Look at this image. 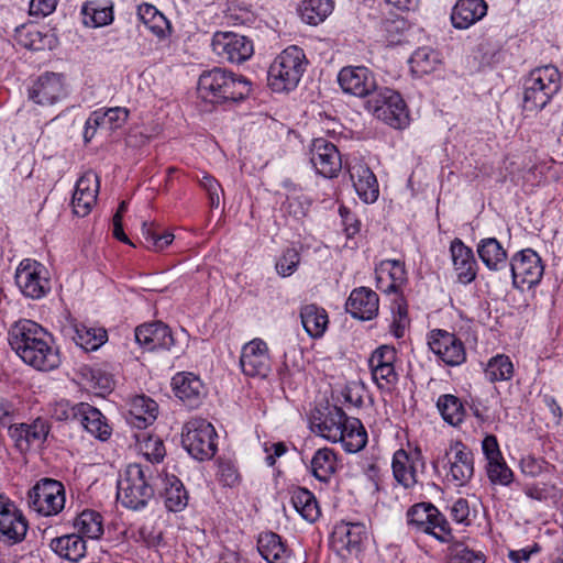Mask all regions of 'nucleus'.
<instances>
[{
  "instance_id": "1",
  "label": "nucleus",
  "mask_w": 563,
  "mask_h": 563,
  "mask_svg": "<svg viewBox=\"0 0 563 563\" xmlns=\"http://www.w3.org/2000/svg\"><path fill=\"white\" fill-rule=\"evenodd\" d=\"M46 331L36 322L22 320L9 332V343L22 361L38 371H52L60 363L59 353L44 339Z\"/></svg>"
},
{
  "instance_id": "2",
  "label": "nucleus",
  "mask_w": 563,
  "mask_h": 563,
  "mask_svg": "<svg viewBox=\"0 0 563 563\" xmlns=\"http://www.w3.org/2000/svg\"><path fill=\"white\" fill-rule=\"evenodd\" d=\"M251 82L243 76L216 67L203 71L198 80V92L208 102L222 104L238 102L249 96Z\"/></svg>"
},
{
  "instance_id": "3",
  "label": "nucleus",
  "mask_w": 563,
  "mask_h": 563,
  "mask_svg": "<svg viewBox=\"0 0 563 563\" xmlns=\"http://www.w3.org/2000/svg\"><path fill=\"white\" fill-rule=\"evenodd\" d=\"M155 476L150 466L130 464L118 483V500L126 508L137 510L147 505L155 494Z\"/></svg>"
},
{
  "instance_id": "4",
  "label": "nucleus",
  "mask_w": 563,
  "mask_h": 563,
  "mask_svg": "<svg viewBox=\"0 0 563 563\" xmlns=\"http://www.w3.org/2000/svg\"><path fill=\"white\" fill-rule=\"evenodd\" d=\"M561 89V75L553 65L530 71L523 85V108L527 111L542 110Z\"/></svg>"
},
{
  "instance_id": "5",
  "label": "nucleus",
  "mask_w": 563,
  "mask_h": 563,
  "mask_svg": "<svg viewBox=\"0 0 563 563\" xmlns=\"http://www.w3.org/2000/svg\"><path fill=\"white\" fill-rule=\"evenodd\" d=\"M308 60L301 48L289 46L284 49L269 66L267 80L277 92L289 91L297 87Z\"/></svg>"
},
{
  "instance_id": "6",
  "label": "nucleus",
  "mask_w": 563,
  "mask_h": 563,
  "mask_svg": "<svg viewBox=\"0 0 563 563\" xmlns=\"http://www.w3.org/2000/svg\"><path fill=\"white\" fill-rule=\"evenodd\" d=\"M410 530L432 536L441 543H450L454 537L446 517L432 503H417L406 512Z\"/></svg>"
},
{
  "instance_id": "7",
  "label": "nucleus",
  "mask_w": 563,
  "mask_h": 563,
  "mask_svg": "<svg viewBox=\"0 0 563 563\" xmlns=\"http://www.w3.org/2000/svg\"><path fill=\"white\" fill-rule=\"evenodd\" d=\"M365 108L394 129H404L409 124V111L405 100L399 92L388 87H378L366 100Z\"/></svg>"
},
{
  "instance_id": "8",
  "label": "nucleus",
  "mask_w": 563,
  "mask_h": 563,
  "mask_svg": "<svg viewBox=\"0 0 563 563\" xmlns=\"http://www.w3.org/2000/svg\"><path fill=\"white\" fill-rule=\"evenodd\" d=\"M435 471L442 466L445 471L448 482L455 486L466 485L474 475V454L463 442H451L442 456L432 462Z\"/></svg>"
},
{
  "instance_id": "9",
  "label": "nucleus",
  "mask_w": 563,
  "mask_h": 563,
  "mask_svg": "<svg viewBox=\"0 0 563 563\" xmlns=\"http://www.w3.org/2000/svg\"><path fill=\"white\" fill-rule=\"evenodd\" d=\"M217 432L203 419L188 421L181 434V443L187 452L198 461L210 460L217 452Z\"/></svg>"
},
{
  "instance_id": "10",
  "label": "nucleus",
  "mask_w": 563,
  "mask_h": 563,
  "mask_svg": "<svg viewBox=\"0 0 563 563\" xmlns=\"http://www.w3.org/2000/svg\"><path fill=\"white\" fill-rule=\"evenodd\" d=\"M27 506L43 516L59 514L65 506L64 485L52 478L40 479L27 492Z\"/></svg>"
},
{
  "instance_id": "11",
  "label": "nucleus",
  "mask_w": 563,
  "mask_h": 563,
  "mask_svg": "<svg viewBox=\"0 0 563 563\" xmlns=\"http://www.w3.org/2000/svg\"><path fill=\"white\" fill-rule=\"evenodd\" d=\"M368 531L362 522L342 521L334 526L329 537V547L342 559L357 556L365 548Z\"/></svg>"
},
{
  "instance_id": "12",
  "label": "nucleus",
  "mask_w": 563,
  "mask_h": 563,
  "mask_svg": "<svg viewBox=\"0 0 563 563\" xmlns=\"http://www.w3.org/2000/svg\"><path fill=\"white\" fill-rule=\"evenodd\" d=\"M510 273L516 288H532L543 276L544 265L539 254L532 249L517 252L510 260Z\"/></svg>"
},
{
  "instance_id": "13",
  "label": "nucleus",
  "mask_w": 563,
  "mask_h": 563,
  "mask_svg": "<svg viewBox=\"0 0 563 563\" xmlns=\"http://www.w3.org/2000/svg\"><path fill=\"white\" fill-rule=\"evenodd\" d=\"M428 345L448 366H459L466 361L465 345L455 333L433 329L428 333Z\"/></svg>"
},
{
  "instance_id": "14",
  "label": "nucleus",
  "mask_w": 563,
  "mask_h": 563,
  "mask_svg": "<svg viewBox=\"0 0 563 563\" xmlns=\"http://www.w3.org/2000/svg\"><path fill=\"white\" fill-rule=\"evenodd\" d=\"M212 49L222 59L242 64L254 53L253 42L234 32H217L212 38Z\"/></svg>"
},
{
  "instance_id": "15",
  "label": "nucleus",
  "mask_w": 563,
  "mask_h": 563,
  "mask_svg": "<svg viewBox=\"0 0 563 563\" xmlns=\"http://www.w3.org/2000/svg\"><path fill=\"white\" fill-rule=\"evenodd\" d=\"M338 81L345 93L369 99L379 87L374 73L365 66L343 67Z\"/></svg>"
},
{
  "instance_id": "16",
  "label": "nucleus",
  "mask_w": 563,
  "mask_h": 563,
  "mask_svg": "<svg viewBox=\"0 0 563 563\" xmlns=\"http://www.w3.org/2000/svg\"><path fill=\"white\" fill-rule=\"evenodd\" d=\"M397 351L394 346L380 345L373 351L368 366L373 380L379 389H389L398 382V374L395 371Z\"/></svg>"
},
{
  "instance_id": "17",
  "label": "nucleus",
  "mask_w": 563,
  "mask_h": 563,
  "mask_svg": "<svg viewBox=\"0 0 563 563\" xmlns=\"http://www.w3.org/2000/svg\"><path fill=\"white\" fill-rule=\"evenodd\" d=\"M44 266L30 258L23 260L15 272V283L26 297L37 299L45 295L49 282L42 276Z\"/></svg>"
},
{
  "instance_id": "18",
  "label": "nucleus",
  "mask_w": 563,
  "mask_h": 563,
  "mask_svg": "<svg viewBox=\"0 0 563 563\" xmlns=\"http://www.w3.org/2000/svg\"><path fill=\"white\" fill-rule=\"evenodd\" d=\"M240 365L243 373L251 377H266L271 371V363L266 343L254 339L242 349Z\"/></svg>"
},
{
  "instance_id": "19",
  "label": "nucleus",
  "mask_w": 563,
  "mask_h": 563,
  "mask_svg": "<svg viewBox=\"0 0 563 563\" xmlns=\"http://www.w3.org/2000/svg\"><path fill=\"white\" fill-rule=\"evenodd\" d=\"M349 173L358 198L365 203H374L379 197V185L369 166L355 159L350 165Z\"/></svg>"
},
{
  "instance_id": "20",
  "label": "nucleus",
  "mask_w": 563,
  "mask_h": 563,
  "mask_svg": "<svg viewBox=\"0 0 563 563\" xmlns=\"http://www.w3.org/2000/svg\"><path fill=\"white\" fill-rule=\"evenodd\" d=\"M418 466L424 468L426 463L420 451L409 454L404 449H399L393 456V474L395 479L405 488H410L417 484Z\"/></svg>"
},
{
  "instance_id": "21",
  "label": "nucleus",
  "mask_w": 563,
  "mask_h": 563,
  "mask_svg": "<svg viewBox=\"0 0 563 563\" xmlns=\"http://www.w3.org/2000/svg\"><path fill=\"white\" fill-rule=\"evenodd\" d=\"M346 311L355 319L373 320L378 314V295L368 287L354 288L345 303Z\"/></svg>"
},
{
  "instance_id": "22",
  "label": "nucleus",
  "mask_w": 563,
  "mask_h": 563,
  "mask_svg": "<svg viewBox=\"0 0 563 563\" xmlns=\"http://www.w3.org/2000/svg\"><path fill=\"white\" fill-rule=\"evenodd\" d=\"M135 340L146 351L157 349L169 350L174 345V336L167 324L162 321L144 323L135 329Z\"/></svg>"
},
{
  "instance_id": "23",
  "label": "nucleus",
  "mask_w": 563,
  "mask_h": 563,
  "mask_svg": "<svg viewBox=\"0 0 563 563\" xmlns=\"http://www.w3.org/2000/svg\"><path fill=\"white\" fill-rule=\"evenodd\" d=\"M99 192V178L92 172L85 173L76 184L73 195V211L79 217H86L97 201Z\"/></svg>"
},
{
  "instance_id": "24",
  "label": "nucleus",
  "mask_w": 563,
  "mask_h": 563,
  "mask_svg": "<svg viewBox=\"0 0 563 563\" xmlns=\"http://www.w3.org/2000/svg\"><path fill=\"white\" fill-rule=\"evenodd\" d=\"M450 253L457 280L464 285L476 279L478 265L473 250L466 246L462 240L455 238L450 245Z\"/></svg>"
},
{
  "instance_id": "25",
  "label": "nucleus",
  "mask_w": 563,
  "mask_h": 563,
  "mask_svg": "<svg viewBox=\"0 0 563 563\" xmlns=\"http://www.w3.org/2000/svg\"><path fill=\"white\" fill-rule=\"evenodd\" d=\"M485 0H457L451 11V23L457 30H466L487 14Z\"/></svg>"
},
{
  "instance_id": "26",
  "label": "nucleus",
  "mask_w": 563,
  "mask_h": 563,
  "mask_svg": "<svg viewBox=\"0 0 563 563\" xmlns=\"http://www.w3.org/2000/svg\"><path fill=\"white\" fill-rule=\"evenodd\" d=\"M64 95L63 77L55 73L40 76L30 89V99L38 104H52Z\"/></svg>"
},
{
  "instance_id": "27",
  "label": "nucleus",
  "mask_w": 563,
  "mask_h": 563,
  "mask_svg": "<svg viewBox=\"0 0 563 563\" xmlns=\"http://www.w3.org/2000/svg\"><path fill=\"white\" fill-rule=\"evenodd\" d=\"M175 396L190 408L200 404L205 395L201 379L192 373H178L172 379Z\"/></svg>"
},
{
  "instance_id": "28",
  "label": "nucleus",
  "mask_w": 563,
  "mask_h": 563,
  "mask_svg": "<svg viewBox=\"0 0 563 563\" xmlns=\"http://www.w3.org/2000/svg\"><path fill=\"white\" fill-rule=\"evenodd\" d=\"M407 282L405 264L398 260L383 261L377 269L376 287L386 294H397Z\"/></svg>"
},
{
  "instance_id": "29",
  "label": "nucleus",
  "mask_w": 563,
  "mask_h": 563,
  "mask_svg": "<svg viewBox=\"0 0 563 563\" xmlns=\"http://www.w3.org/2000/svg\"><path fill=\"white\" fill-rule=\"evenodd\" d=\"M347 420L350 418L338 406H327L323 412L319 410V437L338 442Z\"/></svg>"
},
{
  "instance_id": "30",
  "label": "nucleus",
  "mask_w": 563,
  "mask_h": 563,
  "mask_svg": "<svg viewBox=\"0 0 563 563\" xmlns=\"http://www.w3.org/2000/svg\"><path fill=\"white\" fill-rule=\"evenodd\" d=\"M0 516V533L11 543L21 542L27 532V521L16 506L9 510H3Z\"/></svg>"
},
{
  "instance_id": "31",
  "label": "nucleus",
  "mask_w": 563,
  "mask_h": 563,
  "mask_svg": "<svg viewBox=\"0 0 563 563\" xmlns=\"http://www.w3.org/2000/svg\"><path fill=\"white\" fill-rule=\"evenodd\" d=\"M257 550L268 563H287L289 558L282 538L273 531L263 532L258 536Z\"/></svg>"
},
{
  "instance_id": "32",
  "label": "nucleus",
  "mask_w": 563,
  "mask_h": 563,
  "mask_svg": "<svg viewBox=\"0 0 563 563\" xmlns=\"http://www.w3.org/2000/svg\"><path fill=\"white\" fill-rule=\"evenodd\" d=\"M477 254L490 271H499L507 265V252L495 238H486L477 244Z\"/></svg>"
},
{
  "instance_id": "33",
  "label": "nucleus",
  "mask_w": 563,
  "mask_h": 563,
  "mask_svg": "<svg viewBox=\"0 0 563 563\" xmlns=\"http://www.w3.org/2000/svg\"><path fill=\"white\" fill-rule=\"evenodd\" d=\"M49 548L60 558L77 562L86 553V542L79 534H66L52 539Z\"/></svg>"
},
{
  "instance_id": "34",
  "label": "nucleus",
  "mask_w": 563,
  "mask_h": 563,
  "mask_svg": "<svg viewBox=\"0 0 563 563\" xmlns=\"http://www.w3.org/2000/svg\"><path fill=\"white\" fill-rule=\"evenodd\" d=\"M341 169L342 161L336 146L319 137V175L324 178H334Z\"/></svg>"
},
{
  "instance_id": "35",
  "label": "nucleus",
  "mask_w": 563,
  "mask_h": 563,
  "mask_svg": "<svg viewBox=\"0 0 563 563\" xmlns=\"http://www.w3.org/2000/svg\"><path fill=\"white\" fill-rule=\"evenodd\" d=\"M344 450L349 453H356L363 450L367 443V432L357 418H350L342 429V437L338 439Z\"/></svg>"
},
{
  "instance_id": "36",
  "label": "nucleus",
  "mask_w": 563,
  "mask_h": 563,
  "mask_svg": "<svg viewBox=\"0 0 563 563\" xmlns=\"http://www.w3.org/2000/svg\"><path fill=\"white\" fill-rule=\"evenodd\" d=\"M158 411L157 404L145 395L132 399L130 413L133 417L132 423L137 428H146L156 419Z\"/></svg>"
},
{
  "instance_id": "37",
  "label": "nucleus",
  "mask_w": 563,
  "mask_h": 563,
  "mask_svg": "<svg viewBox=\"0 0 563 563\" xmlns=\"http://www.w3.org/2000/svg\"><path fill=\"white\" fill-rule=\"evenodd\" d=\"M409 64L411 73L417 77H422L440 66V54L430 47H419L411 55Z\"/></svg>"
},
{
  "instance_id": "38",
  "label": "nucleus",
  "mask_w": 563,
  "mask_h": 563,
  "mask_svg": "<svg viewBox=\"0 0 563 563\" xmlns=\"http://www.w3.org/2000/svg\"><path fill=\"white\" fill-rule=\"evenodd\" d=\"M84 24L91 27L104 26L113 21L112 3L102 4L97 0L87 1L81 8Z\"/></svg>"
},
{
  "instance_id": "39",
  "label": "nucleus",
  "mask_w": 563,
  "mask_h": 563,
  "mask_svg": "<svg viewBox=\"0 0 563 563\" xmlns=\"http://www.w3.org/2000/svg\"><path fill=\"white\" fill-rule=\"evenodd\" d=\"M437 409L443 420L452 427H459L464 421L466 411L461 399L455 395H441L437 400Z\"/></svg>"
},
{
  "instance_id": "40",
  "label": "nucleus",
  "mask_w": 563,
  "mask_h": 563,
  "mask_svg": "<svg viewBox=\"0 0 563 563\" xmlns=\"http://www.w3.org/2000/svg\"><path fill=\"white\" fill-rule=\"evenodd\" d=\"M165 506L170 511H180L188 504V493L181 481L175 475H166L164 479Z\"/></svg>"
},
{
  "instance_id": "41",
  "label": "nucleus",
  "mask_w": 563,
  "mask_h": 563,
  "mask_svg": "<svg viewBox=\"0 0 563 563\" xmlns=\"http://www.w3.org/2000/svg\"><path fill=\"white\" fill-rule=\"evenodd\" d=\"M73 340L86 352L95 351L108 340L107 331L103 328H90L85 324H75Z\"/></svg>"
},
{
  "instance_id": "42",
  "label": "nucleus",
  "mask_w": 563,
  "mask_h": 563,
  "mask_svg": "<svg viewBox=\"0 0 563 563\" xmlns=\"http://www.w3.org/2000/svg\"><path fill=\"white\" fill-rule=\"evenodd\" d=\"M81 423L85 429L99 440H107L111 434V429L106 422L104 416L97 408L85 405L82 406Z\"/></svg>"
},
{
  "instance_id": "43",
  "label": "nucleus",
  "mask_w": 563,
  "mask_h": 563,
  "mask_svg": "<svg viewBox=\"0 0 563 563\" xmlns=\"http://www.w3.org/2000/svg\"><path fill=\"white\" fill-rule=\"evenodd\" d=\"M75 528L85 537L98 539L103 533L102 517L99 512L86 509L74 522Z\"/></svg>"
},
{
  "instance_id": "44",
  "label": "nucleus",
  "mask_w": 563,
  "mask_h": 563,
  "mask_svg": "<svg viewBox=\"0 0 563 563\" xmlns=\"http://www.w3.org/2000/svg\"><path fill=\"white\" fill-rule=\"evenodd\" d=\"M294 508L309 522L317 520V498L306 488H297L291 495Z\"/></svg>"
},
{
  "instance_id": "45",
  "label": "nucleus",
  "mask_w": 563,
  "mask_h": 563,
  "mask_svg": "<svg viewBox=\"0 0 563 563\" xmlns=\"http://www.w3.org/2000/svg\"><path fill=\"white\" fill-rule=\"evenodd\" d=\"M485 375L492 383L511 379L514 365L509 356L499 354L492 357L485 368Z\"/></svg>"
},
{
  "instance_id": "46",
  "label": "nucleus",
  "mask_w": 563,
  "mask_h": 563,
  "mask_svg": "<svg viewBox=\"0 0 563 563\" xmlns=\"http://www.w3.org/2000/svg\"><path fill=\"white\" fill-rule=\"evenodd\" d=\"M48 432V424L42 419H36L32 424L22 423L15 429L16 440L20 441L24 439L27 444L43 442Z\"/></svg>"
},
{
  "instance_id": "47",
  "label": "nucleus",
  "mask_w": 563,
  "mask_h": 563,
  "mask_svg": "<svg viewBox=\"0 0 563 563\" xmlns=\"http://www.w3.org/2000/svg\"><path fill=\"white\" fill-rule=\"evenodd\" d=\"M448 563H485V555L481 551L468 549L462 542H454L448 548Z\"/></svg>"
},
{
  "instance_id": "48",
  "label": "nucleus",
  "mask_w": 563,
  "mask_h": 563,
  "mask_svg": "<svg viewBox=\"0 0 563 563\" xmlns=\"http://www.w3.org/2000/svg\"><path fill=\"white\" fill-rule=\"evenodd\" d=\"M338 468L336 453L332 449H319V482L330 483Z\"/></svg>"
},
{
  "instance_id": "49",
  "label": "nucleus",
  "mask_w": 563,
  "mask_h": 563,
  "mask_svg": "<svg viewBox=\"0 0 563 563\" xmlns=\"http://www.w3.org/2000/svg\"><path fill=\"white\" fill-rule=\"evenodd\" d=\"M137 16L143 23V27L154 34H162L163 29L157 22L164 21L163 14L158 10L148 3H143L137 8Z\"/></svg>"
},
{
  "instance_id": "50",
  "label": "nucleus",
  "mask_w": 563,
  "mask_h": 563,
  "mask_svg": "<svg viewBox=\"0 0 563 563\" xmlns=\"http://www.w3.org/2000/svg\"><path fill=\"white\" fill-rule=\"evenodd\" d=\"M487 476L493 484L508 486L514 479L512 471L507 466L504 457L487 463Z\"/></svg>"
},
{
  "instance_id": "51",
  "label": "nucleus",
  "mask_w": 563,
  "mask_h": 563,
  "mask_svg": "<svg viewBox=\"0 0 563 563\" xmlns=\"http://www.w3.org/2000/svg\"><path fill=\"white\" fill-rule=\"evenodd\" d=\"M16 36L19 43L24 47L33 51L43 49L44 36L35 27L16 29Z\"/></svg>"
},
{
  "instance_id": "52",
  "label": "nucleus",
  "mask_w": 563,
  "mask_h": 563,
  "mask_svg": "<svg viewBox=\"0 0 563 563\" xmlns=\"http://www.w3.org/2000/svg\"><path fill=\"white\" fill-rule=\"evenodd\" d=\"M299 263V254L295 249H287L276 263V271L286 277L292 274Z\"/></svg>"
},
{
  "instance_id": "53",
  "label": "nucleus",
  "mask_w": 563,
  "mask_h": 563,
  "mask_svg": "<svg viewBox=\"0 0 563 563\" xmlns=\"http://www.w3.org/2000/svg\"><path fill=\"white\" fill-rule=\"evenodd\" d=\"M339 214L341 222L347 239L353 238L360 232L361 222L360 220L343 205H340Z\"/></svg>"
},
{
  "instance_id": "54",
  "label": "nucleus",
  "mask_w": 563,
  "mask_h": 563,
  "mask_svg": "<svg viewBox=\"0 0 563 563\" xmlns=\"http://www.w3.org/2000/svg\"><path fill=\"white\" fill-rule=\"evenodd\" d=\"M300 319L302 327L310 338H317V306L307 305L301 308Z\"/></svg>"
},
{
  "instance_id": "55",
  "label": "nucleus",
  "mask_w": 563,
  "mask_h": 563,
  "mask_svg": "<svg viewBox=\"0 0 563 563\" xmlns=\"http://www.w3.org/2000/svg\"><path fill=\"white\" fill-rule=\"evenodd\" d=\"M145 449L144 456L152 463H159L166 454L163 441L158 438L150 437L145 442Z\"/></svg>"
},
{
  "instance_id": "56",
  "label": "nucleus",
  "mask_w": 563,
  "mask_h": 563,
  "mask_svg": "<svg viewBox=\"0 0 563 563\" xmlns=\"http://www.w3.org/2000/svg\"><path fill=\"white\" fill-rule=\"evenodd\" d=\"M159 230L154 222H143L141 228L142 244L151 251L157 252V238Z\"/></svg>"
},
{
  "instance_id": "57",
  "label": "nucleus",
  "mask_w": 563,
  "mask_h": 563,
  "mask_svg": "<svg viewBox=\"0 0 563 563\" xmlns=\"http://www.w3.org/2000/svg\"><path fill=\"white\" fill-rule=\"evenodd\" d=\"M548 463L543 459H537L532 455H528L521 459L520 467L525 475L537 477L547 467Z\"/></svg>"
},
{
  "instance_id": "58",
  "label": "nucleus",
  "mask_w": 563,
  "mask_h": 563,
  "mask_svg": "<svg viewBox=\"0 0 563 563\" xmlns=\"http://www.w3.org/2000/svg\"><path fill=\"white\" fill-rule=\"evenodd\" d=\"M554 489V485H550L547 483L530 484L525 486L523 493L526 494V496L533 500L545 501L549 497H551V492Z\"/></svg>"
},
{
  "instance_id": "59",
  "label": "nucleus",
  "mask_w": 563,
  "mask_h": 563,
  "mask_svg": "<svg viewBox=\"0 0 563 563\" xmlns=\"http://www.w3.org/2000/svg\"><path fill=\"white\" fill-rule=\"evenodd\" d=\"M451 517L452 519L457 522L465 526H468L470 522V505L468 501L465 498H459L454 501V504L451 507Z\"/></svg>"
},
{
  "instance_id": "60",
  "label": "nucleus",
  "mask_w": 563,
  "mask_h": 563,
  "mask_svg": "<svg viewBox=\"0 0 563 563\" xmlns=\"http://www.w3.org/2000/svg\"><path fill=\"white\" fill-rule=\"evenodd\" d=\"M482 450L487 460V463H490L494 460H501L503 457L497 438L493 434H488L484 438L482 442Z\"/></svg>"
},
{
  "instance_id": "61",
  "label": "nucleus",
  "mask_w": 563,
  "mask_h": 563,
  "mask_svg": "<svg viewBox=\"0 0 563 563\" xmlns=\"http://www.w3.org/2000/svg\"><path fill=\"white\" fill-rule=\"evenodd\" d=\"M129 115V111L125 108H110L104 112V117L107 118L106 123H108L110 130L118 129L122 126V124L126 121Z\"/></svg>"
},
{
  "instance_id": "62",
  "label": "nucleus",
  "mask_w": 563,
  "mask_h": 563,
  "mask_svg": "<svg viewBox=\"0 0 563 563\" xmlns=\"http://www.w3.org/2000/svg\"><path fill=\"white\" fill-rule=\"evenodd\" d=\"M57 5V0H31L30 14L46 16L51 14Z\"/></svg>"
},
{
  "instance_id": "63",
  "label": "nucleus",
  "mask_w": 563,
  "mask_h": 563,
  "mask_svg": "<svg viewBox=\"0 0 563 563\" xmlns=\"http://www.w3.org/2000/svg\"><path fill=\"white\" fill-rule=\"evenodd\" d=\"M220 481L225 486H234L239 482V473L231 463H221L219 466Z\"/></svg>"
},
{
  "instance_id": "64",
  "label": "nucleus",
  "mask_w": 563,
  "mask_h": 563,
  "mask_svg": "<svg viewBox=\"0 0 563 563\" xmlns=\"http://www.w3.org/2000/svg\"><path fill=\"white\" fill-rule=\"evenodd\" d=\"M298 11L302 21L310 25H317V22L314 21L317 14V7L314 5V0H302Z\"/></svg>"
}]
</instances>
